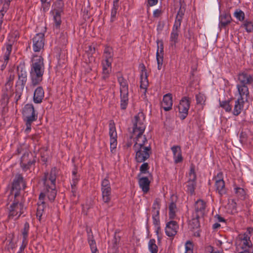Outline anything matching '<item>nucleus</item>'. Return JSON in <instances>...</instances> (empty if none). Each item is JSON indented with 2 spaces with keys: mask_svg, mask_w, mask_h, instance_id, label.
Wrapping results in <instances>:
<instances>
[{
  "mask_svg": "<svg viewBox=\"0 0 253 253\" xmlns=\"http://www.w3.org/2000/svg\"><path fill=\"white\" fill-rule=\"evenodd\" d=\"M45 207V203L44 201H42V203H38L37 210V216L39 217L40 220L43 214Z\"/></svg>",
  "mask_w": 253,
  "mask_h": 253,
  "instance_id": "c03bdc74",
  "label": "nucleus"
},
{
  "mask_svg": "<svg viewBox=\"0 0 253 253\" xmlns=\"http://www.w3.org/2000/svg\"><path fill=\"white\" fill-rule=\"evenodd\" d=\"M245 100L237 99L235 102L232 113L234 115L238 116L242 112L244 105Z\"/></svg>",
  "mask_w": 253,
  "mask_h": 253,
  "instance_id": "c85d7f7f",
  "label": "nucleus"
},
{
  "mask_svg": "<svg viewBox=\"0 0 253 253\" xmlns=\"http://www.w3.org/2000/svg\"><path fill=\"white\" fill-rule=\"evenodd\" d=\"M140 187L144 193H147L149 190L150 181L147 177L140 178L138 181Z\"/></svg>",
  "mask_w": 253,
  "mask_h": 253,
  "instance_id": "c756f323",
  "label": "nucleus"
},
{
  "mask_svg": "<svg viewBox=\"0 0 253 253\" xmlns=\"http://www.w3.org/2000/svg\"><path fill=\"white\" fill-rule=\"evenodd\" d=\"M101 189L103 188H111L110 185V182L108 179V177H106L104 179L102 180L101 182Z\"/></svg>",
  "mask_w": 253,
  "mask_h": 253,
  "instance_id": "4d7b16f0",
  "label": "nucleus"
},
{
  "mask_svg": "<svg viewBox=\"0 0 253 253\" xmlns=\"http://www.w3.org/2000/svg\"><path fill=\"white\" fill-rule=\"evenodd\" d=\"M234 190L235 194L238 198L241 199L245 198L246 192L243 188L238 187H235L234 188Z\"/></svg>",
  "mask_w": 253,
  "mask_h": 253,
  "instance_id": "a18cd8bd",
  "label": "nucleus"
},
{
  "mask_svg": "<svg viewBox=\"0 0 253 253\" xmlns=\"http://www.w3.org/2000/svg\"><path fill=\"white\" fill-rule=\"evenodd\" d=\"M143 133L137 132L136 134H133V136L136 135L135 142L133 146V148L142 147L147 146L148 141L145 135H143Z\"/></svg>",
  "mask_w": 253,
  "mask_h": 253,
  "instance_id": "a211bd4d",
  "label": "nucleus"
},
{
  "mask_svg": "<svg viewBox=\"0 0 253 253\" xmlns=\"http://www.w3.org/2000/svg\"><path fill=\"white\" fill-rule=\"evenodd\" d=\"M13 44L11 43L10 42H6L4 44V46L5 47L6 50L4 52V54L3 56V59L5 60H9V56L11 54L12 51V46Z\"/></svg>",
  "mask_w": 253,
  "mask_h": 253,
  "instance_id": "58836bf2",
  "label": "nucleus"
},
{
  "mask_svg": "<svg viewBox=\"0 0 253 253\" xmlns=\"http://www.w3.org/2000/svg\"><path fill=\"white\" fill-rule=\"evenodd\" d=\"M143 69L141 70L140 74V87L141 89H144V92L146 91L147 86L148 85V80L145 66L143 64Z\"/></svg>",
  "mask_w": 253,
  "mask_h": 253,
  "instance_id": "5701e85b",
  "label": "nucleus"
},
{
  "mask_svg": "<svg viewBox=\"0 0 253 253\" xmlns=\"http://www.w3.org/2000/svg\"><path fill=\"white\" fill-rule=\"evenodd\" d=\"M188 177L189 179L187 181V190L192 195L194 193L196 185V174L195 172V168L193 166L190 167Z\"/></svg>",
  "mask_w": 253,
  "mask_h": 253,
  "instance_id": "f8f14e48",
  "label": "nucleus"
},
{
  "mask_svg": "<svg viewBox=\"0 0 253 253\" xmlns=\"http://www.w3.org/2000/svg\"><path fill=\"white\" fill-rule=\"evenodd\" d=\"M113 61L103 60L102 62V69L111 70L112 63Z\"/></svg>",
  "mask_w": 253,
  "mask_h": 253,
  "instance_id": "13d9d810",
  "label": "nucleus"
},
{
  "mask_svg": "<svg viewBox=\"0 0 253 253\" xmlns=\"http://www.w3.org/2000/svg\"><path fill=\"white\" fill-rule=\"evenodd\" d=\"M30 154L28 152L25 153L21 159L20 165L23 170L26 171L30 169L36 163V158L32 157L30 158Z\"/></svg>",
  "mask_w": 253,
  "mask_h": 253,
  "instance_id": "ddd939ff",
  "label": "nucleus"
},
{
  "mask_svg": "<svg viewBox=\"0 0 253 253\" xmlns=\"http://www.w3.org/2000/svg\"><path fill=\"white\" fill-rule=\"evenodd\" d=\"M234 16L240 21H243L245 18L244 12L240 9L235 10Z\"/></svg>",
  "mask_w": 253,
  "mask_h": 253,
  "instance_id": "49530a36",
  "label": "nucleus"
},
{
  "mask_svg": "<svg viewBox=\"0 0 253 253\" xmlns=\"http://www.w3.org/2000/svg\"><path fill=\"white\" fill-rule=\"evenodd\" d=\"M145 117L143 113L139 112L134 116L132 121L133 124V134L137 132L143 133L146 126L144 124Z\"/></svg>",
  "mask_w": 253,
  "mask_h": 253,
  "instance_id": "0eeeda50",
  "label": "nucleus"
},
{
  "mask_svg": "<svg viewBox=\"0 0 253 253\" xmlns=\"http://www.w3.org/2000/svg\"><path fill=\"white\" fill-rule=\"evenodd\" d=\"M175 163L177 164L183 161L181 147L178 145H174L171 147Z\"/></svg>",
  "mask_w": 253,
  "mask_h": 253,
  "instance_id": "aec40b11",
  "label": "nucleus"
},
{
  "mask_svg": "<svg viewBox=\"0 0 253 253\" xmlns=\"http://www.w3.org/2000/svg\"><path fill=\"white\" fill-rule=\"evenodd\" d=\"M29 230V223L26 222L24 224V227L22 231L23 240L27 242V237Z\"/></svg>",
  "mask_w": 253,
  "mask_h": 253,
  "instance_id": "de8ad7c7",
  "label": "nucleus"
},
{
  "mask_svg": "<svg viewBox=\"0 0 253 253\" xmlns=\"http://www.w3.org/2000/svg\"><path fill=\"white\" fill-rule=\"evenodd\" d=\"M164 22L159 21L158 22V24L157 26V31L159 32H161L163 30V29L164 28Z\"/></svg>",
  "mask_w": 253,
  "mask_h": 253,
  "instance_id": "774afa93",
  "label": "nucleus"
},
{
  "mask_svg": "<svg viewBox=\"0 0 253 253\" xmlns=\"http://www.w3.org/2000/svg\"><path fill=\"white\" fill-rule=\"evenodd\" d=\"M101 190L103 201L105 203H108L111 199V188H103Z\"/></svg>",
  "mask_w": 253,
  "mask_h": 253,
  "instance_id": "72a5a7b5",
  "label": "nucleus"
},
{
  "mask_svg": "<svg viewBox=\"0 0 253 253\" xmlns=\"http://www.w3.org/2000/svg\"><path fill=\"white\" fill-rule=\"evenodd\" d=\"M12 88L13 84L5 83L2 90L3 94L7 97L11 96L13 94Z\"/></svg>",
  "mask_w": 253,
  "mask_h": 253,
  "instance_id": "e433bc0d",
  "label": "nucleus"
},
{
  "mask_svg": "<svg viewBox=\"0 0 253 253\" xmlns=\"http://www.w3.org/2000/svg\"><path fill=\"white\" fill-rule=\"evenodd\" d=\"M179 226L175 221H170L166 224V234L169 237H173L177 233Z\"/></svg>",
  "mask_w": 253,
  "mask_h": 253,
  "instance_id": "dca6fc26",
  "label": "nucleus"
},
{
  "mask_svg": "<svg viewBox=\"0 0 253 253\" xmlns=\"http://www.w3.org/2000/svg\"><path fill=\"white\" fill-rule=\"evenodd\" d=\"M196 100L197 104H204L206 101V96L204 94L199 93L196 95Z\"/></svg>",
  "mask_w": 253,
  "mask_h": 253,
  "instance_id": "8fccbe9b",
  "label": "nucleus"
},
{
  "mask_svg": "<svg viewBox=\"0 0 253 253\" xmlns=\"http://www.w3.org/2000/svg\"><path fill=\"white\" fill-rule=\"evenodd\" d=\"M58 174L57 169L54 167L49 172H45L42 179L44 187L46 191H50L49 200L53 201L56 195V179Z\"/></svg>",
  "mask_w": 253,
  "mask_h": 253,
  "instance_id": "f03ea898",
  "label": "nucleus"
},
{
  "mask_svg": "<svg viewBox=\"0 0 253 253\" xmlns=\"http://www.w3.org/2000/svg\"><path fill=\"white\" fill-rule=\"evenodd\" d=\"M27 244V242L22 241V243L19 248V251L17 253H24V251Z\"/></svg>",
  "mask_w": 253,
  "mask_h": 253,
  "instance_id": "338daca9",
  "label": "nucleus"
},
{
  "mask_svg": "<svg viewBox=\"0 0 253 253\" xmlns=\"http://www.w3.org/2000/svg\"><path fill=\"white\" fill-rule=\"evenodd\" d=\"M238 79V84L248 85L253 83V77L246 72H243L239 74Z\"/></svg>",
  "mask_w": 253,
  "mask_h": 253,
  "instance_id": "f3484780",
  "label": "nucleus"
},
{
  "mask_svg": "<svg viewBox=\"0 0 253 253\" xmlns=\"http://www.w3.org/2000/svg\"><path fill=\"white\" fill-rule=\"evenodd\" d=\"M161 200L159 198H156L152 206V210H160Z\"/></svg>",
  "mask_w": 253,
  "mask_h": 253,
  "instance_id": "680f3d73",
  "label": "nucleus"
},
{
  "mask_svg": "<svg viewBox=\"0 0 253 253\" xmlns=\"http://www.w3.org/2000/svg\"><path fill=\"white\" fill-rule=\"evenodd\" d=\"M114 52L112 47L106 45L105 46L103 57L105 60H113Z\"/></svg>",
  "mask_w": 253,
  "mask_h": 253,
  "instance_id": "7c9ffc66",
  "label": "nucleus"
},
{
  "mask_svg": "<svg viewBox=\"0 0 253 253\" xmlns=\"http://www.w3.org/2000/svg\"><path fill=\"white\" fill-rule=\"evenodd\" d=\"M163 44L162 42L159 45L158 43L157 51L156 52V59L158 64V69L160 70L162 69L163 62Z\"/></svg>",
  "mask_w": 253,
  "mask_h": 253,
  "instance_id": "b1692460",
  "label": "nucleus"
},
{
  "mask_svg": "<svg viewBox=\"0 0 253 253\" xmlns=\"http://www.w3.org/2000/svg\"><path fill=\"white\" fill-rule=\"evenodd\" d=\"M169 217L170 219H174L175 216V213L177 211V207L175 203L172 202L170 203L169 207Z\"/></svg>",
  "mask_w": 253,
  "mask_h": 253,
  "instance_id": "ea45409f",
  "label": "nucleus"
},
{
  "mask_svg": "<svg viewBox=\"0 0 253 253\" xmlns=\"http://www.w3.org/2000/svg\"><path fill=\"white\" fill-rule=\"evenodd\" d=\"M50 192L46 191L45 190V187L43 188V191L41 193L39 196V203H42V201H43V200L45 196H47L48 198L49 199V195L50 194Z\"/></svg>",
  "mask_w": 253,
  "mask_h": 253,
  "instance_id": "864d4df0",
  "label": "nucleus"
},
{
  "mask_svg": "<svg viewBox=\"0 0 253 253\" xmlns=\"http://www.w3.org/2000/svg\"><path fill=\"white\" fill-rule=\"evenodd\" d=\"M190 105V100L187 97L181 98L178 105L179 116L181 120L185 119L188 115Z\"/></svg>",
  "mask_w": 253,
  "mask_h": 253,
  "instance_id": "9d476101",
  "label": "nucleus"
},
{
  "mask_svg": "<svg viewBox=\"0 0 253 253\" xmlns=\"http://www.w3.org/2000/svg\"><path fill=\"white\" fill-rule=\"evenodd\" d=\"M121 108L123 110L126 108L128 102V93L120 94Z\"/></svg>",
  "mask_w": 253,
  "mask_h": 253,
  "instance_id": "4c0bfd02",
  "label": "nucleus"
},
{
  "mask_svg": "<svg viewBox=\"0 0 253 253\" xmlns=\"http://www.w3.org/2000/svg\"><path fill=\"white\" fill-rule=\"evenodd\" d=\"M79 180V176L78 175H75L72 177V182L71 183V186H76Z\"/></svg>",
  "mask_w": 253,
  "mask_h": 253,
  "instance_id": "69168bd1",
  "label": "nucleus"
},
{
  "mask_svg": "<svg viewBox=\"0 0 253 253\" xmlns=\"http://www.w3.org/2000/svg\"><path fill=\"white\" fill-rule=\"evenodd\" d=\"M42 3V8L44 12L48 11L50 6V1H41Z\"/></svg>",
  "mask_w": 253,
  "mask_h": 253,
  "instance_id": "052dcab7",
  "label": "nucleus"
},
{
  "mask_svg": "<svg viewBox=\"0 0 253 253\" xmlns=\"http://www.w3.org/2000/svg\"><path fill=\"white\" fill-rule=\"evenodd\" d=\"M135 152V160L137 163H143L147 160L152 153L150 144L147 146L133 148Z\"/></svg>",
  "mask_w": 253,
  "mask_h": 253,
  "instance_id": "6e6552de",
  "label": "nucleus"
},
{
  "mask_svg": "<svg viewBox=\"0 0 253 253\" xmlns=\"http://www.w3.org/2000/svg\"><path fill=\"white\" fill-rule=\"evenodd\" d=\"M236 87L239 95V97L238 99L247 100L249 95V91L248 86L237 84Z\"/></svg>",
  "mask_w": 253,
  "mask_h": 253,
  "instance_id": "4be33fe9",
  "label": "nucleus"
},
{
  "mask_svg": "<svg viewBox=\"0 0 253 253\" xmlns=\"http://www.w3.org/2000/svg\"><path fill=\"white\" fill-rule=\"evenodd\" d=\"M10 0H5L1 9L0 10V15L4 16L9 8Z\"/></svg>",
  "mask_w": 253,
  "mask_h": 253,
  "instance_id": "09e8293b",
  "label": "nucleus"
},
{
  "mask_svg": "<svg viewBox=\"0 0 253 253\" xmlns=\"http://www.w3.org/2000/svg\"><path fill=\"white\" fill-rule=\"evenodd\" d=\"M25 187V183L23 176L21 174L16 175L12 183V190L15 189L17 191H19L22 188L24 189Z\"/></svg>",
  "mask_w": 253,
  "mask_h": 253,
  "instance_id": "6ab92c4d",
  "label": "nucleus"
},
{
  "mask_svg": "<svg viewBox=\"0 0 253 253\" xmlns=\"http://www.w3.org/2000/svg\"><path fill=\"white\" fill-rule=\"evenodd\" d=\"M32 62L30 73L43 75L44 65L43 58L41 56L34 55Z\"/></svg>",
  "mask_w": 253,
  "mask_h": 253,
  "instance_id": "1a4fd4ad",
  "label": "nucleus"
},
{
  "mask_svg": "<svg viewBox=\"0 0 253 253\" xmlns=\"http://www.w3.org/2000/svg\"><path fill=\"white\" fill-rule=\"evenodd\" d=\"M253 229L251 228L247 229V231L244 234H241L238 235L236 241V246L238 251L251 250L253 247V244L251 241V237Z\"/></svg>",
  "mask_w": 253,
  "mask_h": 253,
  "instance_id": "20e7f679",
  "label": "nucleus"
},
{
  "mask_svg": "<svg viewBox=\"0 0 253 253\" xmlns=\"http://www.w3.org/2000/svg\"><path fill=\"white\" fill-rule=\"evenodd\" d=\"M148 249L151 253H157L158 248L154 239H150L148 242Z\"/></svg>",
  "mask_w": 253,
  "mask_h": 253,
  "instance_id": "a19ab883",
  "label": "nucleus"
},
{
  "mask_svg": "<svg viewBox=\"0 0 253 253\" xmlns=\"http://www.w3.org/2000/svg\"><path fill=\"white\" fill-rule=\"evenodd\" d=\"M206 203L202 200H198L195 204V211L197 213L203 214L206 209Z\"/></svg>",
  "mask_w": 253,
  "mask_h": 253,
  "instance_id": "f704fd0d",
  "label": "nucleus"
},
{
  "mask_svg": "<svg viewBox=\"0 0 253 253\" xmlns=\"http://www.w3.org/2000/svg\"><path fill=\"white\" fill-rule=\"evenodd\" d=\"M15 78V75L13 74H10L8 77L6 78V84H13V81Z\"/></svg>",
  "mask_w": 253,
  "mask_h": 253,
  "instance_id": "0e129e2a",
  "label": "nucleus"
},
{
  "mask_svg": "<svg viewBox=\"0 0 253 253\" xmlns=\"http://www.w3.org/2000/svg\"><path fill=\"white\" fill-rule=\"evenodd\" d=\"M44 35L42 33L37 34L33 38V48L35 52H39L43 49Z\"/></svg>",
  "mask_w": 253,
  "mask_h": 253,
  "instance_id": "9b49d317",
  "label": "nucleus"
},
{
  "mask_svg": "<svg viewBox=\"0 0 253 253\" xmlns=\"http://www.w3.org/2000/svg\"><path fill=\"white\" fill-rule=\"evenodd\" d=\"M219 101L220 107L223 108L226 112L230 113L232 111V105L230 104V100L220 101L219 100Z\"/></svg>",
  "mask_w": 253,
  "mask_h": 253,
  "instance_id": "c9c22d12",
  "label": "nucleus"
},
{
  "mask_svg": "<svg viewBox=\"0 0 253 253\" xmlns=\"http://www.w3.org/2000/svg\"><path fill=\"white\" fill-rule=\"evenodd\" d=\"M185 248V253H193V245L191 241H188L186 242Z\"/></svg>",
  "mask_w": 253,
  "mask_h": 253,
  "instance_id": "603ef678",
  "label": "nucleus"
},
{
  "mask_svg": "<svg viewBox=\"0 0 253 253\" xmlns=\"http://www.w3.org/2000/svg\"><path fill=\"white\" fill-rule=\"evenodd\" d=\"M118 9V7H117V6H116L115 7H113V8H112L110 19V21L112 22H114L116 19Z\"/></svg>",
  "mask_w": 253,
  "mask_h": 253,
  "instance_id": "bf43d9fd",
  "label": "nucleus"
},
{
  "mask_svg": "<svg viewBox=\"0 0 253 253\" xmlns=\"http://www.w3.org/2000/svg\"><path fill=\"white\" fill-rule=\"evenodd\" d=\"M64 3L62 0H56L52 5L50 13L53 16L54 26L58 29L61 23V14L63 12Z\"/></svg>",
  "mask_w": 253,
  "mask_h": 253,
  "instance_id": "39448f33",
  "label": "nucleus"
},
{
  "mask_svg": "<svg viewBox=\"0 0 253 253\" xmlns=\"http://www.w3.org/2000/svg\"><path fill=\"white\" fill-rule=\"evenodd\" d=\"M102 79L104 80H105L106 79H107L109 77L110 73L111 71L110 69H102Z\"/></svg>",
  "mask_w": 253,
  "mask_h": 253,
  "instance_id": "e2e57ef3",
  "label": "nucleus"
},
{
  "mask_svg": "<svg viewBox=\"0 0 253 253\" xmlns=\"http://www.w3.org/2000/svg\"><path fill=\"white\" fill-rule=\"evenodd\" d=\"M172 106V96L170 93L165 94L161 103V107L166 111L171 109Z\"/></svg>",
  "mask_w": 253,
  "mask_h": 253,
  "instance_id": "412c9836",
  "label": "nucleus"
},
{
  "mask_svg": "<svg viewBox=\"0 0 253 253\" xmlns=\"http://www.w3.org/2000/svg\"><path fill=\"white\" fill-rule=\"evenodd\" d=\"M44 90L42 86H38L35 90L33 100L35 103H40L44 97Z\"/></svg>",
  "mask_w": 253,
  "mask_h": 253,
  "instance_id": "a878e982",
  "label": "nucleus"
},
{
  "mask_svg": "<svg viewBox=\"0 0 253 253\" xmlns=\"http://www.w3.org/2000/svg\"><path fill=\"white\" fill-rule=\"evenodd\" d=\"M118 82L120 84V94H127L128 93V84L126 80L120 75L118 76Z\"/></svg>",
  "mask_w": 253,
  "mask_h": 253,
  "instance_id": "393cba45",
  "label": "nucleus"
},
{
  "mask_svg": "<svg viewBox=\"0 0 253 253\" xmlns=\"http://www.w3.org/2000/svg\"><path fill=\"white\" fill-rule=\"evenodd\" d=\"M16 72L18 79L15 83L14 92L16 103L20 99L28 80L27 72L24 62H20L17 66Z\"/></svg>",
  "mask_w": 253,
  "mask_h": 253,
  "instance_id": "f257e3e1",
  "label": "nucleus"
},
{
  "mask_svg": "<svg viewBox=\"0 0 253 253\" xmlns=\"http://www.w3.org/2000/svg\"><path fill=\"white\" fill-rule=\"evenodd\" d=\"M109 136L110 141V149L112 152L113 150L116 148L117 145V134L114 123L111 121L109 123Z\"/></svg>",
  "mask_w": 253,
  "mask_h": 253,
  "instance_id": "4468645a",
  "label": "nucleus"
},
{
  "mask_svg": "<svg viewBox=\"0 0 253 253\" xmlns=\"http://www.w3.org/2000/svg\"><path fill=\"white\" fill-rule=\"evenodd\" d=\"M31 85L35 86L39 84L42 80L43 75L30 73Z\"/></svg>",
  "mask_w": 253,
  "mask_h": 253,
  "instance_id": "2f4dec72",
  "label": "nucleus"
},
{
  "mask_svg": "<svg viewBox=\"0 0 253 253\" xmlns=\"http://www.w3.org/2000/svg\"><path fill=\"white\" fill-rule=\"evenodd\" d=\"M184 11L181 9V8H180L179 9L176 18L174 21V23L173 25H177L178 26H181V21L183 18V16L184 15Z\"/></svg>",
  "mask_w": 253,
  "mask_h": 253,
  "instance_id": "79ce46f5",
  "label": "nucleus"
},
{
  "mask_svg": "<svg viewBox=\"0 0 253 253\" xmlns=\"http://www.w3.org/2000/svg\"><path fill=\"white\" fill-rule=\"evenodd\" d=\"M215 186L216 191L221 196L226 193V189L225 187V182L223 179L216 180Z\"/></svg>",
  "mask_w": 253,
  "mask_h": 253,
  "instance_id": "cd10ccee",
  "label": "nucleus"
},
{
  "mask_svg": "<svg viewBox=\"0 0 253 253\" xmlns=\"http://www.w3.org/2000/svg\"><path fill=\"white\" fill-rule=\"evenodd\" d=\"M153 223L160 222V210H152Z\"/></svg>",
  "mask_w": 253,
  "mask_h": 253,
  "instance_id": "3c124183",
  "label": "nucleus"
},
{
  "mask_svg": "<svg viewBox=\"0 0 253 253\" xmlns=\"http://www.w3.org/2000/svg\"><path fill=\"white\" fill-rule=\"evenodd\" d=\"M180 26L173 25L169 38V46L172 49L176 47V44L178 42V37Z\"/></svg>",
  "mask_w": 253,
  "mask_h": 253,
  "instance_id": "2eb2a0df",
  "label": "nucleus"
},
{
  "mask_svg": "<svg viewBox=\"0 0 253 253\" xmlns=\"http://www.w3.org/2000/svg\"><path fill=\"white\" fill-rule=\"evenodd\" d=\"M242 27L244 28L248 32H251L253 30V25L251 22H245Z\"/></svg>",
  "mask_w": 253,
  "mask_h": 253,
  "instance_id": "6e6d98bb",
  "label": "nucleus"
},
{
  "mask_svg": "<svg viewBox=\"0 0 253 253\" xmlns=\"http://www.w3.org/2000/svg\"><path fill=\"white\" fill-rule=\"evenodd\" d=\"M24 205L22 203L14 202L8 209V219L16 220L24 213Z\"/></svg>",
  "mask_w": 253,
  "mask_h": 253,
  "instance_id": "423d86ee",
  "label": "nucleus"
},
{
  "mask_svg": "<svg viewBox=\"0 0 253 253\" xmlns=\"http://www.w3.org/2000/svg\"><path fill=\"white\" fill-rule=\"evenodd\" d=\"M86 231L87 235V241L90 248L91 249L97 247L96 242L94 239V236L91 229L87 227L86 228Z\"/></svg>",
  "mask_w": 253,
  "mask_h": 253,
  "instance_id": "473e14b6",
  "label": "nucleus"
},
{
  "mask_svg": "<svg viewBox=\"0 0 253 253\" xmlns=\"http://www.w3.org/2000/svg\"><path fill=\"white\" fill-rule=\"evenodd\" d=\"M22 115L26 126L25 131L28 133L31 130L32 123L38 119V114L36 113L33 105L32 104H26L22 110Z\"/></svg>",
  "mask_w": 253,
  "mask_h": 253,
  "instance_id": "7ed1b4c3",
  "label": "nucleus"
},
{
  "mask_svg": "<svg viewBox=\"0 0 253 253\" xmlns=\"http://www.w3.org/2000/svg\"><path fill=\"white\" fill-rule=\"evenodd\" d=\"M19 37V32L17 31H14L9 34L8 37V42L14 44L17 41Z\"/></svg>",
  "mask_w": 253,
  "mask_h": 253,
  "instance_id": "37998d69",
  "label": "nucleus"
},
{
  "mask_svg": "<svg viewBox=\"0 0 253 253\" xmlns=\"http://www.w3.org/2000/svg\"><path fill=\"white\" fill-rule=\"evenodd\" d=\"M231 20L232 18L229 14L225 13L220 15L219 16V27L220 28H225L230 23Z\"/></svg>",
  "mask_w": 253,
  "mask_h": 253,
  "instance_id": "bb28decb",
  "label": "nucleus"
},
{
  "mask_svg": "<svg viewBox=\"0 0 253 253\" xmlns=\"http://www.w3.org/2000/svg\"><path fill=\"white\" fill-rule=\"evenodd\" d=\"M149 169L148 164L147 163H143L140 167V171L141 174H146L148 173V170Z\"/></svg>",
  "mask_w": 253,
  "mask_h": 253,
  "instance_id": "5fc2aeb1",
  "label": "nucleus"
}]
</instances>
